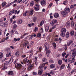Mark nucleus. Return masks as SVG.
Here are the masks:
<instances>
[{
  "mask_svg": "<svg viewBox=\"0 0 76 76\" xmlns=\"http://www.w3.org/2000/svg\"><path fill=\"white\" fill-rule=\"evenodd\" d=\"M27 62V63H28V64H31V61H29V60H28Z\"/></svg>",
  "mask_w": 76,
  "mask_h": 76,
  "instance_id": "obj_51",
  "label": "nucleus"
},
{
  "mask_svg": "<svg viewBox=\"0 0 76 76\" xmlns=\"http://www.w3.org/2000/svg\"><path fill=\"white\" fill-rule=\"evenodd\" d=\"M15 10H13L12 11H10L9 12V15H12L13 13L14 12H15Z\"/></svg>",
  "mask_w": 76,
  "mask_h": 76,
  "instance_id": "obj_21",
  "label": "nucleus"
},
{
  "mask_svg": "<svg viewBox=\"0 0 76 76\" xmlns=\"http://www.w3.org/2000/svg\"><path fill=\"white\" fill-rule=\"evenodd\" d=\"M34 65L33 64L29 65L28 67V70H31V69L32 68V67Z\"/></svg>",
  "mask_w": 76,
  "mask_h": 76,
  "instance_id": "obj_23",
  "label": "nucleus"
},
{
  "mask_svg": "<svg viewBox=\"0 0 76 76\" xmlns=\"http://www.w3.org/2000/svg\"><path fill=\"white\" fill-rule=\"evenodd\" d=\"M76 71V69H74L73 70H72L71 72V73H73V72H75V71Z\"/></svg>",
  "mask_w": 76,
  "mask_h": 76,
  "instance_id": "obj_60",
  "label": "nucleus"
},
{
  "mask_svg": "<svg viewBox=\"0 0 76 76\" xmlns=\"http://www.w3.org/2000/svg\"><path fill=\"white\" fill-rule=\"evenodd\" d=\"M42 61H43V62H45V61H47V59L45 58H43L42 60Z\"/></svg>",
  "mask_w": 76,
  "mask_h": 76,
  "instance_id": "obj_46",
  "label": "nucleus"
},
{
  "mask_svg": "<svg viewBox=\"0 0 76 76\" xmlns=\"http://www.w3.org/2000/svg\"><path fill=\"white\" fill-rule=\"evenodd\" d=\"M62 61L61 60H60L58 61V63L60 65H61V64H62Z\"/></svg>",
  "mask_w": 76,
  "mask_h": 76,
  "instance_id": "obj_28",
  "label": "nucleus"
},
{
  "mask_svg": "<svg viewBox=\"0 0 76 76\" xmlns=\"http://www.w3.org/2000/svg\"><path fill=\"white\" fill-rule=\"evenodd\" d=\"M40 32H41V33H42V32H43V28H42L40 30Z\"/></svg>",
  "mask_w": 76,
  "mask_h": 76,
  "instance_id": "obj_55",
  "label": "nucleus"
},
{
  "mask_svg": "<svg viewBox=\"0 0 76 76\" xmlns=\"http://www.w3.org/2000/svg\"><path fill=\"white\" fill-rule=\"evenodd\" d=\"M41 49H42V47H40L39 48V50L40 52H41Z\"/></svg>",
  "mask_w": 76,
  "mask_h": 76,
  "instance_id": "obj_48",
  "label": "nucleus"
},
{
  "mask_svg": "<svg viewBox=\"0 0 76 76\" xmlns=\"http://www.w3.org/2000/svg\"><path fill=\"white\" fill-rule=\"evenodd\" d=\"M33 74L34 75H37V72H33Z\"/></svg>",
  "mask_w": 76,
  "mask_h": 76,
  "instance_id": "obj_50",
  "label": "nucleus"
},
{
  "mask_svg": "<svg viewBox=\"0 0 76 76\" xmlns=\"http://www.w3.org/2000/svg\"><path fill=\"white\" fill-rule=\"evenodd\" d=\"M38 58V57H35V58H34L33 59V61H34V62H37V59Z\"/></svg>",
  "mask_w": 76,
  "mask_h": 76,
  "instance_id": "obj_27",
  "label": "nucleus"
},
{
  "mask_svg": "<svg viewBox=\"0 0 76 76\" xmlns=\"http://www.w3.org/2000/svg\"><path fill=\"white\" fill-rule=\"evenodd\" d=\"M37 30H38V27H36L34 29V32H37Z\"/></svg>",
  "mask_w": 76,
  "mask_h": 76,
  "instance_id": "obj_43",
  "label": "nucleus"
},
{
  "mask_svg": "<svg viewBox=\"0 0 76 76\" xmlns=\"http://www.w3.org/2000/svg\"><path fill=\"white\" fill-rule=\"evenodd\" d=\"M39 67L40 69H43V67L42 66V65H41L39 66Z\"/></svg>",
  "mask_w": 76,
  "mask_h": 76,
  "instance_id": "obj_58",
  "label": "nucleus"
},
{
  "mask_svg": "<svg viewBox=\"0 0 76 76\" xmlns=\"http://www.w3.org/2000/svg\"><path fill=\"white\" fill-rule=\"evenodd\" d=\"M45 51H47V50L49 49V45L47 43H46L45 44Z\"/></svg>",
  "mask_w": 76,
  "mask_h": 76,
  "instance_id": "obj_5",
  "label": "nucleus"
},
{
  "mask_svg": "<svg viewBox=\"0 0 76 76\" xmlns=\"http://www.w3.org/2000/svg\"><path fill=\"white\" fill-rule=\"evenodd\" d=\"M37 37H41V34L40 33H39L37 34Z\"/></svg>",
  "mask_w": 76,
  "mask_h": 76,
  "instance_id": "obj_42",
  "label": "nucleus"
},
{
  "mask_svg": "<svg viewBox=\"0 0 76 76\" xmlns=\"http://www.w3.org/2000/svg\"><path fill=\"white\" fill-rule=\"evenodd\" d=\"M66 29L65 28H63L61 31V37H64L66 36Z\"/></svg>",
  "mask_w": 76,
  "mask_h": 76,
  "instance_id": "obj_2",
  "label": "nucleus"
},
{
  "mask_svg": "<svg viewBox=\"0 0 76 76\" xmlns=\"http://www.w3.org/2000/svg\"><path fill=\"white\" fill-rule=\"evenodd\" d=\"M32 38H33V35H31L30 36L29 39H30V40Z\"/></svg>",
  "mask_w": 76,
  "mask_h": 76,
  "instance_id": "obj_52",
  "label": "nucleus"
},
{
  "mask_svg": "<svg viewBox=\"0 0 76 76\" xmlns=\"http://www.w3.org/2000/svg\"><path fill=\"white\" fill-rule=\"evenodd\" d=\"M75 50L76 49H74L73 50L71 51V52L72 53V57H73L71 61V63H74V61H75V56H76V51Z\"/></svg>",
  "mask_w": 76,
  "mask_h": 76,
  "instance_id": "obj_1",
  "label": "nucleus"
},
{
  "mask_svg": "<svg viewBox=\"0 0 76 76\" xmlns=\"http://www.w3.org/2000/svg\"><path fill=\"white\" fill-rule=\"evenodd\" d=\"M42 73H43V70L42 69H40L38 72V74L39 75H42Z\"/></svg>",
  "mask_w": 76,
  "mask_h": 76,
  "instance_id": "obj_14",
  "label": "nucleus"
},
{
  "mask_svg": "<svg viewBox=\"0 0 76 76\" xmlns=\"http://www.w3.org/2000/svg\"><path fill=\"white\" fill-rule=\"evenodd\" d=\"M6 63L3 64L2 65V66L3 67L2 69L3 70H6L7 69V68L6 67Z\"/></svg>",
  "mask_w": 76,
  "mask_h": 76,
  "instance_id": "obj_11",
  "label": "nucleus"
},
{
  "mask_svg": "<svg viewBox=\"0 0 76 76\" xmlns=\"http://www.w3.org/2000/svg\"><path fill=\"white\" fill-rule=\"evenodd\" d=\"M66 55V53L65 52H64L62 53V56L63 57H64Z\"/></svg>",
  "mask_w": 76,
  "mask_h": 76,
  "instance_id": "obj_37",
  "label": "nucleus"
},
{
  "mask_svg": "<svg viewBox=\"0 0 76 76\" xmlns=\"http://www.w3.org/2000/svg\"><path fill=\"white\" fill-rule=\"evenodd\" d=\"M17 25L16 24H15L13 27V28H17Z\"/></svg>",
  "mask_w": 76,
  "mask_h": 76,
  "instance_id": "obj_53",
  "label": "nucleus"
},
{
  "mask_svg": "<svg viewBox=\"0 0 76 76\" xmlns=\"http://www.w3.org/2000/svg\"><path fill=\"white\" fill-rule=\"evenodd\" d=\"M23 22V21H22V20H20L18 21V23L19 24H21V23H22Z\"/></svg>",
  "mask_w": 76,
  "mask_h": 76,
  "instance_id": "obj_36",
  "label": "nucleus"
},
{
  "mask_svg": "<svg viewBox=\"0 0 76 76\" xmlns=\"http://www.w3.org/2000/svg\"><path fill=\"white\" fill-rule=\"evenodd\" d=\"M15 66L18 70H20L21 68L23 67L22 65L21 64H15Z\"/></svg>",
  "mask_w": 76,
  "mask_h": 76,
  "instance_id": "obj_3",
  "label": "nucleus"
},
{
  "mask_svg": "<svg viewBox=\"0 0 76 76\" xmlns=\"http://www.w3.org/2000/svg\"><path fill=\"white\" fill-rule=\"evenodd\" d=\"M57 22L56 20H53L50 22V24L52 26H54L55 23H56Z\"/></svg>",
  "mask_w": 76,
  "mask_h": 76,
  "instance_id": "obj_6",
  "label": "nucleus"
},
{
  "mask_svg": "<svg viewBox=\"0 0 76 76\" xmlns=\"http://www.w3.org/2000/svg\"><path fill=\"white\" fill-rule=\"evenodd\" d=\"M34 4V1H32L30 3V6H33Z\"/></svg>",
  "mask_w": 76,
  "mask_h": 76,
  "instance_id": "obj_34",
  "label": "nucleus"
},
{
  "mask_svg": "<svg viewBox=\"0 0 76 76\" xmlns=\"http://www.w3.org/2000/svg\"><path fill=\"white\" fill-rule=\"evenodd\" d=\"M54 41H58V39L56 38L54 39Z\"/></svg>",
  "mask_w": 76,
  "mask_h": 76,
  "instance_id": "obj_62",
  "label": "nucleus"
},
{
  "mask_svg": "<svg viewBox=\"0 0 76 76\" xmlns=\"http://www.w3.org/2000/svg\"><path fill=\"white\" fill-rule=\"evenodd\" d=\"M55 28H56V25H55L54 26H53L52 27V29H54Z\"/></svg>",
  "mask_w": 76,
  "mask_h": 76,
  "instance_id": "obj_64",
  "label": "nucleus"
},
{
  "mask_svg": "<svg viewBox=\"0 0 76 76\" xmlns=\"http://www.w3.org/2000/svg\"><path fill=\"white\" fill-rule=\"evenodd\" d=\"M6 41V39H2L1 40V41H2V42H4Z\"/></svg>",
  "mask_w": 76,
  "mask_h": 76,
  "instance_id": "obj_61",
  "label": "nucleus"
},
{
  "mask_svg": "<svg viewBox=\"0 0 76 76\" xmlns=\"http://www.w3.org/2000/svg\"><path fill=\"white\" fill-rule=\"evenodd\" d=\"M11 55H12V53H10L9 54V53L7 54L6 56L7 57H10V56H11Z\"/></svg>",
  "mask_w": 76,
  "mask_h": 76,
  "instance_id": "obj_29",
  "label": "nucleus"
},
{
  "mask_svg": "<svg viewBox=\"0 0 76 76\" xmlns=\"http://www.w3.org/2000/svg\"><path fill=\"white\" fill-rule=\"evenodd\" d=\"M49 62H50V63H53L54 61H53V60L52 59H50L49 60Z\"/></svg>",
  "mask_w": 76,
  "mask_h": 76,
  "instance_id": "obj_56",
  "label": "nucleus"
},
{
  "mask_svg": "<svg viewBox=\"0 0 76 76\" xmlns=\"http://www.w3.org/2000/svg\"><path fill=\"white\" fill-rule=\"evenodd\" d=\"M13 61V58H11L8 62L6 61V63H8L9 64H11V63H12Z\"/></svg>",
  "mask_w": 76,
  "mask_h": 76,
  "instance_id": "obj_10",
  "label": "nucleus"
},
{
  "mask_svg": "<svg viewBox=\"0 0 76 76\" xmlns=\"http://www.w3.org/2000/svg\"><path fill=\"white\" fill-rule=\"evenodd\" d=\"M54 16L55 18H58L59 16V14L58 13H56L54 14Z\"/></svg>",
  "mask_w": 76,
  "mask_h": 76,
  "instance_id": "obj_17",
  "label": "nucleus"
},
{
  "mask_svg": "<svg viewBox=\"0 0 76 76\" xmlns=\"http://www.w3.org/2000/svg\"><path fill=\"white\" fill-rule=\"evenodd\" d=\"M67 3H68V1L66 0L64 2L63 4H64V5H66V4H67Z\"/></svg>",
  "mask_w": 76,
  "mask_h": 76,
  "instance_id": "obj_26",
  "label": "nucleus"
},
{
  "mask_svg": "<svg viewBox=\"0 0 76 76\" xmlns=\"http://www.w3.org/2000/svg\"><path fill=\"white\" fill-rule=\"evenodd\" d=\"M45 31L46 32H48L49 30V26H46L45 28Z\"/></svg>",
  "mask_w": 76,
  "mask_h": 76,
  "instance_id": "obj_22",
  "label": "nucleus"
},
{
  "mask_svg": "<svg viewBox=\"0 0 76 76\" xmlns=\"http://www.w3.org/2000/svg\"><path fill=\"white\" fill-rule=\"evenodd\" d=\"M46 54H50L51 53V51L50 50H48L46 52Z\"/></svg>",
  "mask_w": 76,
  "mask_h": 76,
  "instance_id": "obj_41",
  "label": "nucleus"
},
{
  "mask_svg": "<svg viewBox=\"0 0 76 76\" xmlns=\"http://www.w3.org/2000/svg\"><path fill=\"white\" fill-rule=\"evenodd\" d=\"M7 3L5 2H4L2 3L1 4L2 7H4L7 4Z\"/></svg>",
  "mask_w": 76,
  "mask_h": 76,
  "instance_id": "obj_24",
  "label": "nucleus"
},
{
  "mask_svg": "<svg viewBox=\"0 0 76 76\" xmlns=\"http://www.w3.org/2000/svg\"><path fill=\"white\" fill-rule=\"evenodd\" d=\"M29 13L28 11H26V12L24 13L23 14V16H27L28 15V13Z\"/></svg>",
  "mask_w": 76,
  "mask_h": 76,
  "instance_id": "obj_18",
  "label": "nucleus"
},
{
  "mask_svg": "<svg viewBox=\"0 0 76 76\" xmlns=\"http://www.w3.org/2000/svg\"><path fill=\"white\" fill-rule=\"evenodd\" d=\"M37 17H34L33 19V21L35 22V21L37 20Z\"/></svg>",
  "mask_w": 76,
  "mask_h": 76,
  "instance_id": "obj_35",
  "label": "nucleus"
},
{
  "mask_svg": "<svg viewBox=\"0 0 76 76\" xmlns=\"http://www.w3.org/2000/svg\"><path fill=\"white\" fill-rule=\"evenodd\" d=\"M34 10H37V11H38V10H39V7H34Z\"/></svg>",
  "mask_w": 76,
  "mask_h": 76,
  "instance_id": "obj_32",
  "label": "nucleus"
},
{
  "mask_svg": "<svg viewBox=\"0 0 76 76\" xmlns=\"http://www.w3.org/2000/svg\"><path fill=\"white\" fill-rule=\"evenodd\" d=\"M29 44V42L27 41H25L23 44V47H25L26 45H28Z\"/></svg>",
  "mask_w": 76,
  "mask_h": 76,
  "instance_id": "obj_7",
  "label": "nucleus"
},
{
  "mask_svg": "<svg viewBox=\"0 0 76 76\" xmlns=\"http://www.w3.org/2000/svg\"><path fill=\"white\" fill-rule=\"evenodd\" d=\"M61 14L62 16L64 17V16H66L67 13V12H66L65 11H64L62 12H61Z\"/></svg>",
  "mask_w": 76,
  "mask_h": 76,
  "instance_id": "obj_9",
  "label": "nucleus"
},
{
  "mask_svg": "<svg viewBox=\"0 0 76 76\" xmlns=\"http://www.w3.org/2000/svg\"><path fill=\"white\" fill-rule=\"evenodd\" d=\"M13 4V2H11V3H10L9 4V6H11V5Z\"/></svg>",
  "mask_w": 76,
  "mask_h": 76,
  "instance_id": "obj_63",
  "label": "nucleus"
},
{
  "mask_svg": "<svg viewBox=\"0 0 76 76\" xmlns=\"http://www.w3.org/2000/svg\"><path fill=\"white\" fill-rule=\"evenodd\" d=\"M70 34L71 36L74 35V31H71Z\"/></svg>",
  "mask_w": 76,
  "mask_h": 76,
  "instance_id": "obj_39",
  "label": "nucleus"
},
{
  "mask_svg": "<svg viewBox=\"0 0 76 76\" xmlns=\"http://www.w3.org/2000/svg\"><path fill=\"white\" fill-rule=\"evenodd\" d=\"M0 25L1 26H2L3 27H6V26H7L8 23H7V22L6 23L4 22H2L1 23Z\"/></svg>",
  "mask_w": 76,
  "mask_h": 76,
  "instance_id": "obj_4",
  "label": "nucleus"
},
{
  "mask_svg": "<svg viewBox=\"0 0 76 76\" xmlns=\"http://www.w3.org/2000/svg\"><path fill=\"white\" fill-rule=\"evenodd\" d=\"M55 67H56V66L54 64H52L50 66V68H52V69H54Z\"/></svg>",
  "mask_w": 76,
  "mask_h": 76,
  "instance_id": "obj_25",
  "label": "nucleus"
},
{
  "mask_svg": "<svg viewBox=\"0 0 76 76\" xmlns=\"http://www.w3.org/2000/svg\"><path fill=\"white\" fill-rule=\"evenodd\" d=\"M34 14V10H31L29 12V14L30 15L32 16Z\"/></svg>",
  "mask_w": 76,
  "mask_h": 76,
  "instance_id": "obj_15",
  "label": "nucleus"
},
{
  "mask_svg": "<svg viewBox=\"0 0 76 76\" xmlns=\"http://www.w3.org/2000/svg\"><path fill=\"white\" fill-rule=\"evenodd\" d=\"M52 31H53V29L52 28H50L49 30V31L50 32H51Z\"/></svg>",
  "mask_w": 76,
  "mask_h": 76,
  "instance_id": "obj_59",
  "label": "nucleus"
},
{
  "mask_svg": "<svg viewBox=\"0 0 76 76\" xmlns=\"http://www.w3.org/2000/svg\"><path fill=\"white\" fill-rule=\"evenodd\" d=\"M40 3L42 6H45L46 4V1L42 0L40 1Z\"/></svg>",
  "mask_w": 76,
  "mask_h": 76,
  "instance_id": "obj_8",
  "label": "nucleus"
},
{
  "mask_svg": "<svg viewBox=\"0 0 76 76\" xmlns=\"http://www.w3.org/2000/svg\"><path fill=\"white\" fill-rule=\"evenodd\" d=\"M69 32H67L66 35V38H69Z\"/></svg>",
  "mask_w": 76,
  "mask_h": 76,
  "instance_id": "obj_38",
  "label": "nucleus"
},
{
  "mask_svg": "<svg viewBox=\"0 0 76 76\" xmlns=\"http://www.w3.org/2000/svg\"><path fill=\"white\" fill-rule=\"evenodd\" d=\"M45 74H46V75H48V76H51V75H50V73L45 72Z\"/></svg>",
  "mask_w": 76,
  "mask_h": 76,
  "instance_id": "obj_47",
  "label": "nucleus"
},
{
  "mask_svg": "<svg viewBox=\"0 0 76 76\" xmlns=\"http://www.w3.org/2000/svg\"><path fill=\"white\" fill-rule=\"evenodd\" d=\"M19 52L18 51H17L15 53V57H19Z\"/></svg>",
  "mask_w": 76,
  "mask_h": 76,
  "instance_id": "obj_16",
  "label": "nucleus"
},
{
  "mask_svg": "<svg viewBox=\"0 0 76 76\" xmlns=\"http://www.w3.org/2000/svg\"><path fill=\"white\" fill-rule=\"evenodd\" d=\"M65 12H67V13L69 12L70 11V8H66L64 9Z\"/></svg>",
  "mask_w": 76,
  "mask_h": 76,
  "instance_id": "obj_12",
  "label": "nucleus"
},
{
  "mask_svg": "<svg viewBox=\"0 0 76 76\" xmlns=\"http://www.w3.org/2000/svg\"><path fill=\"white\" fill-rule=\"evenodd\" d=\"M64 67H65V65L64 64H62L61 67H60V69L61 70H62V69H64Z\"/></svg>",
  "mask_w": 76,
  "mask_h": 76,
  "instance_id": "obj_19",
  "label": "nucleus"
},
{
  "mask_svg": "<svg viewBox=\"0 0 76 76\" xmlns=\"http://www.w3.org/2000/svg\"><path fill=\"white\" fill-rule=\"evenodd\" d=\"M28 60V59H27V58H26L25 59L23 60V62H25V63H26V62H27V61Z\"/></svg>",
  "mask_w": 76,
  "mask_h": 76,
  "instance_id": "obj_45",
  "label": "nucleus"
},
{
  "mask_svg": "<svg viewBox=\"0 0 76 76\" xmlns=\"http://www.w3.org/2000/svg\"><path fill=\"white\" fill-rule=\"evenodd\" d=\"M52 6H53V4H52V3H50L49 5V7L50 8Z\"/></svg>",
  "mask_w": 76,
  "mask_h": 76,
  "instance_id": "obj_49",
  "label": "nucleus"
},
{
  "mask_svg": "<svg viewBox=\"0 0 76 76\" xmlns=\"http://www.w3.org/2000/svg\"><path fill=\"white\" fill-rule=\"evenodd\" d=\"M44 20H42L40 23V26H42V25H43V24H44Z\"/></svg>",
  "mask_w": 76,
  "mask_h": 76,
  "instance_id": "obj_31",
  "label": "nucleus"
},
{
  "mask_svg": "<svg viewBox=\"0 0 76 76\" xmlns=\"http://www.w3.org/2000/svg\"><path fill=\"white\" fill-rule=\"evenodd\" d=\"M3 54L2 53H0V58H3Z\"/></svg>",
  "mask_w": 76,
  "mask_h": 76,
  "instance_id": "obj_40",
  "label": "nucleus"
},
{
  "mask_svg": "<svg viewBox=\"0 0 76 76\" xmlns=\"http://www.w3.org/2000/svg\"><path fill=\"white\" fill-rule=\"evenodd\" d=\"M71 26L72 27H73L74 26V23L73 21L71 22Z\"/></svg>",
  "mask_w": 76,
  "mask_h": 76,
  "instance_id": "obj_44",
  "label": "nucleus"
},
{
  "mask_svg": "<svg viewBox=\"0 0 76 76\" xmlns=\"http://www.w3.org/2000/svg\"><path fill=\"white\" fill-rule=\"evenodd\" d=\"M12 18H11L10 19V23H12V21H13V20H12Z\"/></svg>",
  "mask_w": 76,
  "mask_h": 76,
  "instance_id": "obj_54",
  "label": "nucleus"
},
{
  "mask_svg": "<svg viewBox=\"0 0 76 76\" xmlns=\"http://www.w3.org/2000/svg\"><path fill=\"white\" fill-rule=\"evenodd\" d=\"M7 73L9 75H13V72L12 71H10L7 72Z\"/></svg>",
  "mask_w": 76,
  "mask_h": 76,
  "instance_id": "obj_13",
  "label": "nucleus"
},
{
  "mask_svg": "<svg viewBox=\"0 0 76 76\" xmlns=\"http://www.w3.org/2000/svg\"><path fill=\"white\" fill-rule=\"evenodd\" d=\"M52 45L54 47V48H56V43L55 42H53L52 43Z\"/></svg>",
  "mask_w": 76,
  "mask_h": 76,
  "instance_id": "obj_30",
  "label": "nucleus"
},
{
  "mask_svg": "<svg viewBox=\"0 0 76 76\" xmlns=\"http://www.w3.org/2000/svg\"><path fill=\"white\" fill-rule=\"evenodd\" d=\"M22 1V0H18V1H17V2L18 3H21Z\"/></svg>",
  "mask_w": 76,
  "mask_h": 76,
  "instance_id": "obj_57",
  "label": "nucleus"
},
{
  "mask_svg": "<svg viewBox=\"0 0 76 76\" xmlns=\"http://www.w3.org/2000/svg\"><path fill=\"white\" fill-rule=\"evenodd\" d=\"M70 22L68 21L66 22V26L68 28H69L70 27Z\"/></svg>",
  "mask_w": 76,
  "mask_h": 76,
  "instance_id": "obj_20",
  "label": "nucleus"
},
{
  "mask_svg": "<svg viewBox=\"0 0 76 76\" xmlns=\"http://www.w3.org/2000/svg\"><path fill=\"white\" fill-rule=\"evenodd\" d=\"M72 47H75L76 46V43H73L72 45Z\"/></svg>",
  "mask_w": 76,
  "mask_h": 76,
  "instance_id": "obj_33",
  "label": "nucleus"
}]
</instances>
